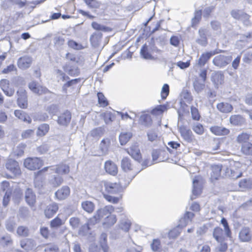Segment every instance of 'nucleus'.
Masks as SVG:
<instances>
[{
    "label": "nucleus",
    "mask_w": 252,
    "mask_h": 252,
    "mask_svg": "<svg viewBox=\"0 0 252 252\" xmlns=\"http://www.w3.org/2000/svg\"><path fill=\"white\" fill-rule=\"evenodd\" d=\"M152 250L154 252L158 251L161 248L160 241L158 239H155L153 240L152 243L150 245Z\"/></svg>",
    "instance_id": "3c124183"
},
{
    "label": "nucleus",
    "mask_w": 252,
    "mask_h": 252,
    "mask_svg": "<svg viewBox=\"0 0 252 252\" xmlns=\"http://www.w3.org/2000/svg\"><path fill=\"white\" fill-rule=\"evenodd\" d=\"M17 233L19 236L26 237L28 235L29 230L26 227L21 226L17 228Z\"/></svg>",
    "instance_id": "4d7b16f0"
},
{
    "label": "nucleus",
    "mask_w": 252,
    "mask_h": 252,
    "mask_svg": "<svg viewBox=\"0 0 252 252\" xmlns=\"http://www.w3.org/2000/svg\"><path fill=\"white\" fill-rule=\"evenodd\" d=\"M34 133L33 129H27L22 132L21 136L23 139L30 138L33 135Z\"/></svg>",
    "instance_id": "69168bd1"
},
{
    "label": "nucleus",
    "mask_w": 252,
    "mask_h": 252,
    "mask_svg": "<svg viewBox=\"0 0 252 252\" xmlns=\"http://www.w3.org/2000/svg\"><path fill=\"white\" fill-rule=\"evenodd\" d=\"M222 166L220 165H214L212 166V179L217 180L220 176Z\"/></svg>",
    "instance_id": "e433bc0d"
},
{
    "label": "nucleus",
    "mask_w": 252,
    "mask_h": 252,
    "mask_svg": "<svg viewBox=\"0 0 252 252\" xmlns=\"http://www.w3.org/2000/svg\"><path fill=\"white\" fill-rule=\"evenodd\" d=\"M64 71L71 76H77L79 73V69L73 67L71 63H68L63 67Z\"/></svg>",
    "instance_id": "c756f323"
},
{
    "label": "nucleus",
    "mask_w": 252,
    "mask_h": 252,
    "mask_svg": "<svg viewBox=\"0 0 252 252\" xmlns=\"http://www.w3.org/2000/svg\"><path fill=\"white\" fill-rule=\"evenodd\" d=\"M192 185V194L190 196L191 200L195 199L198 195L201 193L202 188L200 183V178L196 177L195 179L193 180Z\"/></svg>",
    "instance_id": "9d476101"
},
{
    "label": "nucleus",
    "mask_w": 252,
    "mask_h": 252,
    "mask_svg": "<svg viewBox=\"0 0 252 252\" xmlns=\"http://www.w3.org/2000/svg\"><path fill=\"white\" fill-rule=\"evenodd\" d=\"M59 209L58 205L56 203H52L47 205L44 210L45 216L48 218H51Z\"/></svg>",
    "instance_id": "412c9836"
},
{
    "label": "nucleus",
    "mask_w": 252,
    "mask_h": 252,
    "mask_svg": "<svg viewBox=\"0 0 252 252\" xmlns=\"http://www.w3.org/2000/svg\"><path fill=\"white\" fill-rule=\"evenodd\" d=\"M169 92V85L165 84L163 85L162 88L161 92V96L162 99H165L168 96Z\"/></svg>",
    "instance_id": "0e129e2a"
},
{
    "label": "nucleus",
    "mask_w": 252,
    "mask_h": 252,
    "mask_svg": "<svg viewBox=\"0 0 252 252\" xmlns=\"http://www.w3.org/2000/svg\"><path fill=\"white\" fill-rule=\"evenodd\" d=\"M232 60L231 56L219 55L216 56L213 60V63L219 68H222L229 64Z\"/></svg>",
    "instance_id": "423d86ee"
},
{
    "label": "nucleus",
    "mask_w": 252,
    "mask_h": 252,
    "mask_svg": "<svg viewBox=\"0 0 252 252\" xmlns=\"http://www.w3.org/2000/svg\"><path fill=\"white\" fill-rule=\"evenodd\" d=\"M103 197L107 201L114 204L117 203L120 199V197H114L104 193L103 194Z\"/></svg>",
    "instance_id": "e2e57ef3"
},
{
    "label": "nucleus",
    "mask_w": 252,
    "mask_h": 252,
    "mask_svg": "<svg viewBox=\"0 0 252 252\" xmlns=\"http://www.w3.org/2000/svg\"><path fill=\"white\" fill-rule=\"evenodd\" d=\"M192 129L195 133L198 134H202L204 132V128L203 126L199 123H196L192 127Z\"/></svg>",
    "instance_id": "338daca9"
},
{
    "label": "nucleus",
    "mask_w": 252,
    "mask_h": 252,
    "mask_svg": "<svg viewBox=\"0 0 252 252\" xmlns=\"http://www.w3.org/2000/svg\"><path fill=\"white\" fill-rule=\"evenodd\" d=\"M180 132L181 136L186 141L191 142L192 139V133L191 131L185 126H181L179 127Z\"/></svg>",
    "instance_id": "5701e85b"
},
{
    "label": "nucleus",
    "mask_w": 252,
    "mask_h": 252,
    "mask_svg": "<svg viewBox=\"0 0 252 252\" xmlns=\"http://www.w3.org/2000/svg\"><path fill=\"white\" fill-rule=\"evenodd\" d=\"M63 181V179L61 176L58 175L55 176L54 178L51 180V183L54 187H58L60 186Z\"/></svg>",
    "instance_id": "052dcab7"
},
{
    "label": "nucleus",
    "mask_w": 252,
    "mask_h": 252,
    "mask_svg": "<svg viewBox=\"0 0 252 252\" xmlns=\"http://www.w3.org/2000/svg\"><path fill=\"white\" fill-rule=\"evenodd\" d=\"M71 118L70 112L66 111L58 117L57 122L60 125L67 126L70 123Z\"/></svg>",
    "instance_id": "dca6fc26"
},
{
    "label": "nucleus",
    "mask_w": 252,
    "mask_h": 252,
    "mask_svg": "<svg viewBox=\"0 0 252 252\" xmlns=\"http://www.w3.org/2000/svg\"><path fill=\"white\" fill-rule=\"evenodd\" d=\"M97 97H98V103L103 107H105L108 105V101L103 95V94L101 93H97Z\"/></svg>",
    "instance_id": "603ef678"
},
{
    "label": "nucleus",
    "mask_w": 252,
    "mask_h": 252,
    "mask_svg": "<svg viewBox=\"0 0 252 252\" xmlns=\"http://www.w3.org/2000/svg\"><path fill=\"white\" fill-rule=\"evenodd\" d=\"M49 129V126L46 124H43L39 126L36 131L37 136H43L45 135Z\"/></svg>",
    "instance_id": "a18cd8bd"
},
{
    "label": "nucleus",
    "mask_w": 252,
    "mask_h": 252,
    "mask_svg": "<svg viewBox=\"0 0 252 252\" xmlns=\"http://www.w3.org/2000/svg\"><path fill=\"white\" fill-rule=\"evenodd\" d=\"M17 102L18 106L23 109L27 108L28 107L27 96L26 91L22 88L19 89L17 91Z\"/></svg>",
    "instance_id": "6e6552de"
},
{
    "label": "nucleus",
    "mask_w": 252,
    "mask_h": 252,
    "mask_svg": "<svg viewBox=\"0 0 252 252\" xmlns=\"http://www.w3.org/2000/svg\"><path fill=\"white\" fill-rule=\"evenodd\" d=\"M211 79L215 87L218 88L224 82V75L220 71L214 72L212 74Z\"/></svg>",
    "instance_id": "9b49d317"
},
{
    "label": "nucleus",
    "mask_w": 252,
    "mask_h": 252,
    "mask_svg": "<svg viewBox=\"0 0 252 252\" xmlns=\"http://www.w3.org/2000/svg\"><path fill=\"white\" fill-rule=\"evenodd\" d=\"M29 88L33 93L39 95L46 94H51V92L46 88L39 85L34 81L29 84Z\"/></svg>",
    "instance_id": "0eeeda50"
},
{
    "label": "nucleus",
    "mask_w": 252,
    "mask_h": 252,
    "mask_svg": "<svg viewBox=\"0 0 252 252\" xmlns=\"http://www.w3.org/2000/svg\"><path fill=\"white\" fill-rule=\"evenodd\" d=\"M12 243V240L8 234H4L0 237V244L3 246H8Z\"/></svg>",
    "instance_id": "49530a36"
},
{
    "label": "nucleus",
    "mask_w": 252,
    "mask_h": 252,
    "mask_svg": "<svg viewBox=\"0 0 252 252\" xmlns=\"http://www.w3.org/2000/svg\"><path fill=\"white\" fill-rule=\"evenodd\" d=\"M69 194V188L67 186H63L56 192L55 195L59 200H61L65 199Z\"/></svg>",
    "instance_id": "4be33fe9"
},
{
    "label": "nucleus",
    "mask_w": 252,
    "mask_h": 252,
    "mask_svg": "<svg viewBox=\"0 0 252 252\" xmlns=\"http://www.w3.org/2000/svg\"><path fill=\"white\" fill-rule=\"evenodd\" d=\"M45 252H57L58 247L54 244H49L46 245Z\"/></svg>",
    "instance_id": "774afa93"
},
{
    "label": "nucleus",
    "mask_w": 252,
    "mask_h": 252,
    "mask_svg": "<svg viewBox=\"0 0 252 252\" xmlns=\"http://www.w3.org/2000/svg\"><path fill=\"white\" fill-rule=\"evenodd\" d=\"M55 74L59 82L60 81H64L69 79L68 77L60 69L56 70L55 71Z\"/></svg>",
    "instance_id": "09e8293b"
},
{
    "label": "nucleus",
    "mask_w": 252,
    "mask_h": 252,
    "mask_svg": "<svg viewBox=\"0 0 252 252\" xmlns=\"http://www.w3.org/2000/svg\"><path fill=\"white\" fill-rule=\"evenodd\" d=\"M231 124L235 126H241L245 123V119L239 115H232L230 118Z\"/></svg>",
    "instance_id": "2f4dec72"
},
{
    "label": "nucleus",
    "mask_w": 252,
    "mask_h": 252,
    "mask_svg": "<svg viewBox=\"0 0 252 252\" xmlns=\"http://www.w3.org/2000/svg\"><path fill=\"white\" fill-rule=\"evenodd\" d=\"M193 87L195 91L199 93L201 92L205 88L204 82H200L198 80H196L193 83Z\"/></svg>",
    "instance_id": "8fccbe9b"
},
{
    "label": "nucleus",
    "mask_w": 252,
    "mask_h": 252,
    "mask_svg": "<svg viewBox=\"0 0 252 252\" xmlns=\"http://www.w3.org/2000/svg\"><path fill=\"white\" fill-rule=\"evenodd\" d=\"M104 168L105 171L113 176L118 173V167L116 164L111 160H107L105 162Z\"/></svg>",
    "instance_id": "6ab92c4d"
},
{
    "label": "nucleus",
    "mask_w": 252,
    "mask_h": 252,
    "mask_svg": "<svg viewBox=\"0 0 252 252\" xmlns=\"http://www.w3.org/2000/svg\"><path fill=\"white\" fill-rule=\"evenodd\" d=\"M202 11L201 10H196L194 12V17L192 19V26L197 24L201 18Z\"/></svg>",
    "instance_id": "864d4df0"
},
{
    "label": "nucleus",
    "mask_w": 252,
    "mask_h": 252,
    "mask_svg": "<svg viewBox=\"0 0 252 252\" xmlns=\"http://www.w3.org/2000/svg\"><path fill=\"white\" fill-rule=\"evenodd\" d=\"M101 186L105 190L109 193L115 194L120 192L122 190V187L118 184L107 181H102Z\"/></svg>",
    "instance_id": "39448f33"
},
{
    "label": "nucleus",
    "mask_w": 252,
    "mask_h": 252,
    "mask_svg": "<svg viewBox=\"0 0 252 252\" xmlns=\"http://www.w3.org/2000/svg\"><path fill=\"white\" fill-rule=\"evenodd\" d=\"M207 30L206 29H200L199 30V37L196 40V42L202 46H206L207 44Z\"/></svg>",
    "instance_id": "cd10ccee"
},
{
    "label": "nucleus",
    "mask_w": 252,
    "mask_h": 252,
    "mask_svg": "<svg viewBox=\"0 0 252 252\" xmlns=\"http://www.w3.org/2000/svg\"><path fill=\"white\" fill-rule=\"evenodd\" d=\"M132 136L130 132H123L119 135V140L122 145H124L130 140Z\"/></svg>",
    "instance_id": "4c0bfd02"
},
{
    "label": "nucleus",
    "mask_w": 252,
    "mask_h": 252,
    "mask_svg": "<svg viewBox=\"0 0 252 252\" xmlns=\"http://www.w3.org/2000/svg\"><path fill=\"white\" fill-rule=\"evenodd\" d=\"M58 215L55 219L50 222V227L52 228L57 229L61 225L64 224L66 218L65 220H62L59 217Z\"/></svg>",
    "instance_id": "c9c22d12"
},
{
    "label": "nucleus",
    "mask_w": 252,
    "mask_h": 252,
    "mask_svg": "<svg viewBox=\"0 0 252 252\" xmlns=\"http://www.w3.org/2000/svg\"><path fill=\"white\" fill-rule=\"evenodd\" d=\"M250 135L246 133H242L238 135L236 138L237 142L242 145H245L249 142Z\"/></svg>",
    "instance_id": "58836bf2"
},
{
    "label": "nucleus",
    "mask_w": 252,
    "mask_h": 252,
    "mask_svg": "<svg viewBox=\"0 0 252 252\" xmlns=\"http://www.w3.org/2000/svg\"><path fill=\"white\" fill-rule=\"evenodd\" d=\"M194 214L189 211H187L183 217L181 218L179 220L178 225L181 227H186L189 222L192 221L194 217Z\"/></svg>",
    "instance_id": "4468645a"
},
{
    "label": "nucleus",
    "mask_w": 252,
    "mask_h": 252,
    "mask_svg": "<svg viewBox=\"0 0 252 252\" xmlns=\"http://www.w3.org/2000/svg\"><path fill=\"white\" fill-rule=\"evenodd\" d=\"M239 237L242 242H248L252 238L250 230L249 228L244 227L239 232Z\"/></svg>",
    "instance_id": "b1692460"
},
{
    "label": "nucleus",
    "mask_w": 252,
    "mask_h": 252,
    "mask_svg": "<svg viewBox=\"0 0 252 252\" xmlns=\"http://www.w3.org/2000/svg\"><path fill=\"white\" fill-rule=\"evenodd\" d=\"M15 116L19 119L24 122H27L28 124L32 123V119L25 112L21 110H16L14 111Z\"/></svg>",
    "instance_id": "a878e982"
},
{
    "label": "nucleus",
    "mask_w": 252,
    "mask_h": 252,
    "mask_svg": "<svg viewBox=\"0 0 252 252\" xmlns=\"http://www.w3.org/2000/svg\"><path fill=\"white\" fill-rule=\"evenodd\" d=\"M69 224L73 229L78 227L80 224V220L77 217H71L69 220Z\"/></svg>",
    "instance_id": "6e6d98bb"
},
{
    "label": "nucleus",
    "mask_w": 252,
    "mask_h": 252,
    "mask_svg": "<svg viewBox=\"0 0 252 252\" xmlns=\"http://www.w3.org/2000/svg\"><path fill=\"white\" fill-rule=\"evenodd\" d=\"M102 34L100 32H94L90 37V40L94 48H98L101 42Z\"/></svg>",
    "instance_id": "a211bd4d"
},
{
    "label": "nucleus",
    "mask_w": 252,
    "mask_h": 252,
    "mask_svg": "<svg viewBox=\"0 0 252 252\" xmlns=\"http://www.w3.org/2000/svg\"><path fill=\"white\" fill-rule=\"evenodd\" d=\"M121 165L123 170L129 174L130 180L140 172V170L136 169L128 158H124L122 159Z\"/></svg>",
    "instance_id": "f03ea898"
},
{
    "label": "nucleus",
    "mask_w": 252,
    "mask_h": 252,
    "mask_svg": "<svg viewBox=\"0 0 252 252\" xmlns=\"http://www.w3.org/2000/svg\"><path fill=\"white\" fill-rule=\"evenodd\" d=\"M242 174V172L238 169H237L236 171H234V170L232 169L227 168L225 172L226 176H229L233 179H236L240 177Z\"/></svg>",
    "instance_id": "ea45409f"
},
{
    "label": "nucleus",
    "mask_w": 252,
    "mask_h": 252,
    "mask_svg": "<svg viewBox=\"0 0 252 252\" xmlns=\"http://www.w3.org/2000/svg\"><path fill=\"white\" fill-rule=\"evenodd\" d=\"M117 221L116 217L114 215L110 214L104 220L103 224L106 227L111 226L114 225Z\"/></svg>",
    "instance_id": "37998d69"
},
{
    "label": "nucleus",
    "mask_w": 252,
    "mask_h": 252,
    "mask_svg": "<svg viewBox=\"0 0 252 252\" xmlns=\"http://www.w3.org/2000/svg\"><path fill=\"white\" fill-rule=\"evenodd\" d=\"M213 237L218 242H220L224 239V233L222 229L220 227L214 228L213 232Z\"/></svg>",
    "instance_id": "72a5a7b5"
},
{
    "label": "nucleus",
    "mask_w": 252,
    "mask_h": 252,
    "mask_svg": "<svg viewBox=\"0 0 252 252\" xmlns=\"http://www.w3.org/2000/svg\"><path fill=\"white\" fill-rule=\"evenodd\" d=\"M114 211V208L112 205H107L102 208L98 209L96 212V216L101 220L102 219L104 220L110 214Z\"/></svg>",
    "instance_id": "1a4fd4ad"
},
{
    "label": "nucleus",
    "mask_w": 252,
    "mask_h": 252,
    "mask_svg": "<svg viewBox=\"0 0 252 252\" xmlns=\"http://www.w3.org/2000/svg\"><path fill=\"white\" fill-rule=\"evenodd\" d=\"M211 131L216 135H226L229 133V130L223 127L214 126L210 128Z\"/></svg>",
    "instance_id": "bb28decb"
},
{
    "label": "nucleus",
    "mask_w": 252,
    "mask_h": 252,
    "mask_svg": "<svg viewBox=\"0 0 252 252\" xmlns=\"http://www.w3.org/2000/svg\"><path fill=\"white\" fill-rule=\"evenodd\" d=\"M131 225L130 220L127 218L121 220L118 224L120 229L125 232H128Z\"/></svg>",
    "instance_id": "7c9ffc66"
},
{
    "label": "nucleus",
    "mask_w": 252,
    "mask_h": 252,
    "mask_svg": "<svg viewBox=\"0 0 252 252\" xmlns=\"http://www.w3.org/2000/svg\"><path fill=\"white\" fill-rule=\"evenodd\" d=\"M103 130L101 127H98L93 129L90 132V135L94 137H99L103 134Z\"/></svg>",
    "instance_id": "680f3d73"
},
{
    "label": "nucleus",
    "mask_w": 252,
    "mask_h": 252,
    "mask_svg": "<svg viewBox=\"0 0 252 252\" xmlns=\"http://www.w3.org/2000/svg\"><path fill=\"white\" fill-rule=\"evenodd\" d=\"M127 153L136 160L139 161L141 158L140 150L137 144L132 145L127 149Z\"/></svg>",
    "instance_id": "f3484780"
},
{
    "label": "nucleus",
    "mask_w": 252,
    "mask_h": 252,
    "mask_svg": "<svg viewBox=\"0 0 252 252\" xmlns=\"http://www.w3.org/2000/svg\"><path fill=\"white\" fill-rule=\"evenodd\" d=\"M25 199L27 203L31 206H32L35 203V195L32 189H27L25 192Z\"/></svg>",
    "instance_id": "393cba45"
},
{
    "label": "nucleus",
    "mask_w": 252,
    "mask_h": 252,
    "mask_svg": "<svg viewBox=\"0 0 252 252\" xmlns=\"http://www.w3.org/2000/svg\"><path fill=\"white\" fill-rule=\"evenodd\" d=\"M239 186L242 190L252 188V178L244 179L239 183Z\"/></svg>",
    "instance_id": "f704fd0d"
},
{
    "label": "nucleus",
    "mask_w": 252,
    "mask_h": 252,
    "mask_svg": "<svg viewBox=\"0 0 252 252\" xmlns=\"http://www.w3.org/2000/svg\"><path fill=\"white\" fill-rule=\"evenodd\" d=\"M218 53L217 50H215L203 53L197 60V64L199 66H204L212 56Z\"/></svg>",
    "instance_id": "f8f14e48"
},
{
    "label": "nucleus",
    "mask_w": 252,
    "mask_h": 252,
    "mask_svg": "<svg viewBox=\"0 0 252 252\" xmlns=\"http://www.w3.org/2000/svg\"><path fill=\"white\" fill-rule=\"evenodd\" d=\"M139 123L146 126H150L152 123L150 115L148 114L142 115L139 119Z\"/></svg>",
    "instance_id": "a19ab883"
},
{
    "label": "nucleus",
    "mask_w": 252,
    "mask_h": 252,
    "mask_svg": "<svg viewBox=\"0 0 252 252\" xmlns=\"http://www.w3.org/2000/svg\"><path fill=\"white\" fill-rule=\"evenodd\" d=\"M82 209L89 213H92L94 209V204L90 201H85L81 204Z\"/></svg>",
    "instance_id": "79ce46f5"
},
{
    "label": "nucleus",
    "mask_w": 252,
    "mask_h": 252,
    "mask_svg": "<svg viewBox=\"0 0 252 252\" xmlns=\"http://www.w3.org/2000/svg\"><path fill=\"white\" fill-rule=\"evenodd\" d=\"M100 221V220L98 219L97 216H96V215L95 213L94 216L90 219L87 223L82 226L80 231V233L82 232V234L83 235H87L88 231L90 229L89 226L94 225L96 223L99 222Z\"/></svg>",
    "instance_id": "ddd939ff"
},
{
    "label": "nucleus",
    "mask_w": 252,
    "mask_h": 252,
    "mask_svg": "<svg viewBox=\"0 0 252 252\" xmlns=\"http://www.w3.org/2000/svg\"><path fill=\"white\" fill-rule=\"evenodd\" d=\"M217 108L219 111L224 113H229L233 110L232 106L227 102H220L218 103L217 105Z\"/></svg>",
    "instance_id": "c85d7f7f"
},
{
    "label": "nucleus",
    "mask_w": 252,
    "mask_h": 252,
    "mask_svg": "<svg viewBox=\"0 0 252 252\" xmlns=\"http://www.w3.org/2000/svg\"><path fill=\"white\" fill-rule=\"evenodd\" d=\"M110 145V140L109 139L106 138L101 140L98 151V156H104L106 155L108 152L109 148Z\"/></svg>",
    "instance_id": "2eb2a0df"
},
{
    "label": "nucleus",
    "mask_w": 252,
    "mask_h": 252,
    "mask_svg": "<svg viewBox=\"0 0 252 252\" xmlns=\"http://www.w3.org/2000/svg\"><path fill=\"white\" fill-rule=\"evenodd\" d=\"M46 171H49L50 173H52L54 171L55 173L58 174L59 175H63L67 174L69 172V167L68 165L65 164H60L56 166H52L44 167L41 170L38 171L35 177L34 184L36 187H39L42 186V184L39 183V181L42 176V174Z\"/></svg>",
    "instance_id": "f257e3e1"
},
{
    "label": "nucleus",
    "mask_w": 252,
    "mask_h": 252,
    "mask_svg": "<svg viewBox=\"0 0 252 252\" xmlns=\"http://www.w3.org/2000/svg\"><path fill=\"white\" fill-rule=\"evenodd\" d=\"M141 56L146 60H153L154 57L151 54L150 49L146 45H144L140 50Z\"/></svg>",
    "instance_id": "473e14b6"
},
{
    "label": "nucleus",
    "mask_w": 252,
    "mask_h": 252,
    "mask_svg": "<svg viewBox=\"0 0 252 252\" xmlns=\"http://www.w3.org/2000/svg\"><path fill=\"white\" fill-rule=\"evenodd\" d=\"M241 151L246 156H252V144L250 142L246 143L245 145H242Z\"/></svg>",
    "instance_id": "c03bdc74"
},
{
    "label": "nucleus",
    "mask_w": 252,
    "mask_h": 252,
    "mask_svg": "<svg viewBox=\"0 0 252 252\" xmlns=\"http://www.w3.org/2000/svg\"><path fill=\"white\" fill-rule=\"evenodd\" d=\"M221 223L224 227L225 235L227 237H230L231 235V231L229 228L226 220L224 218H222L221 220Z\"/></svg>",
    "instance_id": "13d9d810"
},
{
    "label": "nucleus",
    "mask_w": 252,
    "mask_h": 252,
    "mask_svg": "<svg viewBox=\"0 0 252 252\" xmlns=\"http://www.w3.org/2000/svg\"><path fill=\"white\" fill-rule=\"evenodd\" d=\"M26 168L33 170L39 168L42 165V161L38 158H28L24 162Z\"/></svg>",
    "instance_id": "7ed1b4c3"
},
{
    "label": "nucleus",
    "mask_w": 252,
    "mask_h": 252,
    "mask_svg": "<svg viewBox=\"0 0 252 252\" xmlns=\"http://www.w3.org/2000/svg\"><path fill=\"white\" fill-rule=\"evenodd\" d=\"M5 167L13 176H18L21 173L19 163L15 160L8 159L5 163Z\"/></svg>",
    "instance_id": "20e7f679"
},
{
    "label": "nucleus",
    "mask_w": 252,
    "mask_h": 252,
    "mask_svg": "<svg viewBox=\"0 0 252 252\" xmlns=\"http://www.w3.org/2000/svg\"><path fill=\"white\" fill-rule=\"evenodd\" d=\"M182 227L178 225L169 232V237L171 238H176L181 232Z\"/></svg>",
    "instance_id": "de8ad7c7"
},
{
    "label": "nucleus",
    "mask_w": 252,
    "mask_h": 252,
    "mask_svg": "<svg viewBox=\"0 0 252 252\" xmlns=\"http://www.w3.org/2000/svg\"><path fill=\"white\" fill-rule=\"evenodd\" d=\"M25 148V145L24 144L19 145L16 149L13 151V154L14 155L17 156H21L23 155L24 152V149Z\"/></svg>",
    "instance_id": "5fc2aeb1"
},
{
    "label": "nucleus",
    "mask_w": 252,
    "mask_h": 252,
    "mask_svg": "<svg viewBox=\"0 0 252 252\" xmlns=\"http://www.w3.org/2000/svg\"><path fill=\"white\" fill-rule=\"evenodd\" d=\"M219 243L220 244L216 248V251L218 252H225L228 248L227 243L223 241L220 242Z\"/></svg>",
    "instance_id": "bf43d9fd"
},
{
    "label": "nucleus",
    "mask_w": 252,
    "mask_h": 252,
    "mask_svg": "<svg viewBox=\"0 0 252 252\" xmlns=\"http://www.w3.org/2000/svg\"><path fill=\"white\" fill-rule=\"evenodd\" d=\"M32 59L29 56H24L18 61V67L22 69H25L29 68L32 63Z\"/></svg>",
    "instance_id": "aec40b11"
}]
</instances>
